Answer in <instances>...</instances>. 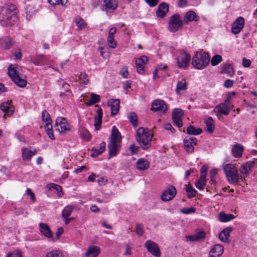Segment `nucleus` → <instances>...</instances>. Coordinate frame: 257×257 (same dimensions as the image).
Segmentation results:
<instances>
[{
  "label": "nucleus",
  "mask_w": 257,
  "mask_h": 257,
  "mask_svg": "<svg viewBox=\"0 0 257 257\" xmlns=\"http://www.w3.org/2000/svg\"><path fill=\"white\" fill-rule=\"evenodd\" d=\"M17 9L14 5H6L0 8V23L11 26L18 21Z\"/></svg>",
  "instance_id": "obj_1"
},
{
  "label": "nucleus",
  "mask_w": 257,
  "mask_h": 257,
  "mask_svg": "<svg viewBox=\"0 0 257 257\" xmlns=\"http://www.w3.org/2000/svg\"><path fill=\"white\" fill-rule=\"evenodd\" d=\"M121 142V134L115 126L112 128L109 143L108 144L109 154L111 157L116 155L118 148L120 146Z\"/></svg>",
  "instance_id": "obj_2"
},
{
  "label": "nucleus",
  "mask_w": 257,
  "mask_h": 257,
  "mask_svg": "<svg viewBox=\"0 0 257 257\" xmlns=\"http://www.w3.org/2000/svg\"><path fill=\"white\" fill-rule=\"evenodd\" d=\"M153 137L152 133L140 127L137 132L136 141L142 149L147 150L151 147Z\"/></svg>",
  "instance_id": "obj_3"
},
{
  "label": "nucleus",
  "mask_w": 257,
  "mask_h": 257,
  "mask_svg": "<svg viewBox=\"0 0 257 257\" xmlns=\"http://www.w3.org/2000/svg\"><path fill=\"white\" fill-rule=\"evenodd\" d=\"M210 57L208 53L200 51L197 52L192 58V65L197 69H203L209 64Z\"/></svg>",
  "instance_id": "obj_4"
},
{
  "label": "nucleus",
  "mask_w": 257,
  "mask_h": 257,
  "mask_svg": "<svg viewBox=\"0 0 257 257\" xmlns=\"http://www.w3.org/2000/svg\"><path fill=\"white\" fill-rule=\"evenodd\" d=\"M223 170L229 184L237 183L239 179L238 169L235 165L227 164L223 166Z\"/></svg>",
  "instance_id": "obj_5"
},
{
  "label": "nucleus",
  "mask_w": 257,
  "mask_h": 257,
  "mask_svg": "<svg viewBox=\"0 0 257 257\" xmlns=\"http://www.w3.org/2000/svg\"><path fill=\"white\" fill-rule=\"evenodd\" d=\"M183 26V20L178 14H174L170 17L168 26V29L170 32H176L181 29Z\"/></svg>",
  "instance_id": "obj_6"
},
{
  "label": "nucleus",
  "mask_w": 257,
  "mask_h": 257,
  "mask_svg": "<svg viewBox=\"0 0 257 257\" xmlns=\"http://www.w3.org/2000/svg\"><path fill=\"white\" fill-rule=\"evenodd\" d=\"M8 74L13 81L19 87H24L26 86V81L20 78L18 72L12 65L8 68Z\"/></svg>",
  "instance_id": "obj_7"
},
{
  "label": "nucleus",
  "mask_w": 257,
  "mask_h": 257,
  "mask_svg": "<svg viewBox=\"0 0 257 257\" xmlns=\"http://www.w3.org/2000/svg\"><path fill=\"white\" fill-rule=\"evenodd\" d=\"M55 127L57 131L61 134H65L70 131L69 124L64 117H57L56 119Z\"/></svg>",
  "instance_id": "obj_8"
},
{
  "label": "nucleus",
  "mask_w": 257,
  "mask_h": 257,
  "mask_svg": "<svg viewBox=\"0 0 257 257\" xmlns=\"http://www.w3.org/2000/svg\"><path fill=\"white\" fill-rule=\"evenodd\" d=\"M190 59L191 56L189 54H187L184 51H181L176 58L178 66L181 68L187 67Z\"/></svg>",
  "instance_id": "obj_9"
},
{
  "label": "nucleus",
  "mask_w": 257,
  "mask_h": 257,
  "mask_svg": "<svg viewBox=\"0 0 257 257\" xmlns=\"http://www.w3.org/2000/svg\"><path fill=\"white\" fill-rule=\"evenodd\" d=\"M177 190L173 186H169L167 189L162 194L161 199L163 201H168L172 200L176 196Z\"/></svg>",
  "instance_id": "obj_10"
},
{
  "label": "nucleus",
  "mask_w": 257,
  "mask_h": 257,
  "mask_svg": "<svg viewBox=\"0 0 257 257\" xmlns=\"http://www.w3.org/2000/svg\"><path fill=\"white\" fill-rule=\"evenodd\" d=\"M145 246L147 250L152 255L156 257H159L161 255L160 249L158 245L150 240H147L145 243Z\"/></svg>",
  "instance_id": "obj_11"
},
{
  "label": "nucleus",
  "mask_w": 257,
  "mask_h": 257,
  "mask_svg": "<svg viewBox=\"0 0 257 257\" xmlns=\"http://www.w3.org/2000/svg\"><path fill=\"white\" fill-rule=\"evenodd\" d=\"M197 139L194 137H186L184 140V148L187 152L192 153L197 145Z\"/></svg>",
  "instance_id": "obj_12"
},
{
  "label": "nucleus",
  "mask_w": 257,
  "mask_h": 257,
  "mask_svg": "<svg viewBox=\"0 0 257 257\" xmlns=\"http://www.w3.org/2000/svg\"><path fill=\"white\" fill-rule=\"evenodd\" d=\"M233 106L230 104V102H222L217 105L215 109L221 114L227 115Z\"/></svg>",
  "instance_id": "obj_13"
},
{
  "label": "nucleus",
  "mask_w": 257,
  "mask_h": 257,
  "mask_svg": "<svg viewBox=\"0 0 257 257\" xmlns=\"http://www.w3.org/2000/svg\"><path fill=\"white\" fill-rule=\"evenodd\" d=\"M244 25V19L242 17H238L232 25L231 31L234 34L240 32Z\"/></svg>",
  "instance_id": "obj_14"
},
{
  "label": "nucleus",
  "mask_w": 257,
  "mask_h": 257,
  "mask_svg": "<svg viewBox=\"0 0 257 257\" xmlns=\"http://www.w3.org/2000/svg\"><path fill=\"white\" fill-rule=\"evenodd\" d=\"M254 165V161H249L241 166V168L239 170L241 179H244L248 176Z\"/></svg>",
  "instance_id": "obj_15"
},
{
  "label": "nucleus",
  "mask_w": 257,
  "mask_h": 257,
  "mask_svg": "<svg viewBox=\"0 0 257 257\" xmlns=\"http://www.w3.org/2000/svg\"><path fill=\"white\" fill-rule=\"evenodd\" d=\"M151 110L155 111L165 112L167 110V106L163 100L156 99L152 103Z\"/></svg>",
  "instance_id": "obj_16"
},
{
  "label": "nucleus",
  "mask_w": 257,
  "mask_h": 257,
  "mask_svg": "<svg viewBox=\"0 0 257 257\" xmlns=\"http://www.w3.org/2000/svg\"><path fill=\"white\" fill-rule=\"evenodd\" d=\"M183 114V111L178 108H176L174 110L172 113V119L175 124L178 127H181L182 126V116Z\"/></svg>",
  "instance_id": "obj_17"
},
{
  "label": "nucleus",
  "mask_w": 257,
  "mask_h": 257,
  "mask_svg": "<svg viewBox=\"0 0 257 257\" xmlns=\"http://www.w3.org/2000/svg\"><path fill=\"white\" fill-rule=\"evenodd\" d=\"M223 251L224 247L222 245H214L210 250L208 257H220Z\"/></svg>",
  "instance_id": "obj_18"
},
{
  "label": "nucleus",
  "mask_w": 257,
  "mask_h": 257,
  "mask_svg": "<svg viewBox=\"0 0 257 257\" xmlns=\"http://www.w3.org/2000/svg\"><path fill=\"white\" fill-rule=\"evenodd\" d=\"M1 109L5 113V115H7L8 116H11L14 112V107L9 102H4L0 106Z\"/></svg>",
  "instance_id": "obj_19"
},
{
  "label": "nucleus",
  "mask_w": 257,
  "mask_h": 257,
  "mask_svg": "<svg viewBox=\"0 0 257 257\" xmlns=\"http://www.w3.org/2000/svg\"><path fill=\"white\" fill-rule=\"evenodd\" d=\"M49 58L43 55H39L31 58V61L36 65H43L47 63Z\"/></svg>",
  "instance_id": "obj_20"
},
{
  "label": "nucleus",
  "mask_w": 257,
  "mask_h": 257,
  "mask_svg": "<svg viewBox=\"0 0 257 257\" xmlns=\"http://www.w3.org/2000/svg\"><path fill=\"white\" fill-rule=\"evenodd\" d=\"M39 230L41 232L48 238H53V233L47 224L40 223L39 224Z\"/></svg>",
  "instance_id": "obj_21"
},
{
  "label": "nucleus",
  "mask_w": 257,
  "mask_h": 257,
  "mask_svg": "<svg viewBox=\"0 0 257 257\" xmlns=\"http://www.w3.org/2000/svg\"><path fill=\"white\" fill-rule=\"evenodd\" d=\"M100 252V248L99 246L91 245L88 247L85 255L87 257H97Z\"/></svg>",
  "instance_id": "obj_22"
},
{
  "label": "nucleus",
  "mask_w": 257,
  "mask_h": 257,
  "mask_svg": "<svg viewBox=\"0 0 257 257\" xmlns=\"http://www.w3.org/2000/svg\"><path fill=\"white\" fill-rule=\"evenodd\" d=\"M147 61L148 58L146 56H142L140 58L136 61L137 71L139 73L143 74L144 72V65Z\"/></svg>",
  "instance_id": "obj_23"
},
{
  "label": "nucleus",
  "mask_w": 257,
  "mask_h": 257,
  "mask_svg": "<svg viewBox=\"0 0 257 257\" xmlns=\"http://www.w3.org/2000/svg\"><path fill=\"white\" fill-rule=\"evenodd\" d=\"M119 99H110L108 101V106L111 107V115H114L118 113L119 109Z\"/></svg>",
  "instance_id": "obj_24"
},
{
  "label": "nucleus",
  "mask_w": 257,
  "mask_h": 257,
  "mask_svg": "<svg viewBox=\"0 0 257 257\" xmlns=\"http://www.w3.org/2000/svg\"><path fill=\"white\" fill-rule=\"evenodd\" d=\"M169 11V5L165 3L159 5L158 9L156 12L157 16L158 17L164 18Z\"/></svg>",
  "instance_id": "obj_25"
},
{
  "label": "nucleus",
  "mask_w": 257,
  "mask_h": 257,
  "mask_svg": "<svg viewBox=\"0 0 257 257\" xmlns=\"http://www.w3.org/2000/svg\"><path fill=\"white\" fill-rule=\"evenodd\" d=\"M206 233L204 231H199L196 232L195 234L186 236L187 240L190 241H197L200 239H204L205 237Z\"/></svg>",
  "instance_id": "obj_26"
},
{
  "label": "nucleus",
  "mask_w": 257,
  "mask_h": 257,
  "mask_svg": "<svg viewBox=\"0 0 257 257\" xmlns=\"http://www.w3.org/2000/svg\"><path fill=\"white\" fill-rule=\"evenodd\" d=\"M243 151V146L239 144H236L232 147V155L235 158H239L242 156Z\"/></svg>",
  "instance_id": "obj_27"
},
{
  "label": "nucleus",
  "mask_w": 257,
  "mask_h": 257,
  "mask_svg": "<svg viewBox=\"0 0 257 257\" xmlns=\"http://www.w3.org/2000/svg\"><path fill=\"white\" fill-rule=\"evenodd\" d=\"M103 7L106 12L115 10L118 4L116 0H103Z\"/></svg>",
  "instance_id": "obj_28"
},
{
  "label": "nucleus",
  "mask_w": 257,
  "mask_h": 257,
  "mask_svg": "<svg viewBox=\"0 0 257 257\" xmlns=\"http://www.w3.org/2000/svg\"><path fill=\"white\" fill-rule=\"evenodd\" d=\"M22 159L24 161H30L32 157L35 155L37 151L34 150V151H31L27 148H24L22 149Z\"/></svg>",
  "instance_id": "obj_29"
},
{
  "label": "nucleus",
  "mask_w": 257,
  "mask_h": 257,
  "mask_svg": "<svg viewBox=\"0 0 257 257\" xmlns=\"http://www.w3.org/2000/svg\"><path fill=\"white\" fill-rule=\"evenodd\" d=\"M232 230V227H228L224 229L219 234V238L223 242H227L229 234Z\"/></svg>",
  "instance_id": "obj_30"
},
{
  "label": "nucleus",
  "mask_w": 257,
  "mask_h": 257,
  "mask_svg": "<svg viewBox=\"0 0 257 257\" xmlns=\"http://www.w3.org/2000/svg\"><path fill=\"white\" fill-rule=\"evenodd\" d=\"M199 20V17L193 11L187 12L184 16V21L186 23L188 22H197Z\"/></svg>",
  "instance_id": "obj_31"
},
{
  "label": "nucleus",
  "mask_w": 257,
  "mask_h": 257,
  "mask_svg": "<svg viewBox=\"0 0 257 257\" xmlns=\"http://www.w3.org/2000/svg\"><path fill=\"white\" fill-rule=\"evenodd\" d=\"M13 45V41L11 38L4 37L0 39V46L3 49H9Z\"/></svg>",
  "instance_id": "obj_32"
},
{
  "label": "nucleus",
  "mask_w": 257,
  "mask_h": 257,
  "mask_svg": "<svg viewBox=\"0 0 257 257\" xmlns=\"http://www.w3.org/2000/svg\"><path fill=\"white\" fill-rule=\"evenodd\" d=\"M105 143L104 142H102L100 144L98 149L94 148L92 150L91 156L94 157L101 154L105 151Z\"/></svg>",
  "instance_id": "obj_33"
},
{
  "label": "nucleus",
  "mask_w": 257,
  "mask_h": 257,
  "mask_svg": "<svg viewBox=\"0 0 257 257\" xmlns=\"http://www.w3.org/2000/svg\"><path fill=\"white\" fill-rule=\"evenodd\" d=\"M205 123L206 124V132L210 134L212 133L215 128L214 122L212 118L211 117H208L205 121Z\"/></svg>",
  "instance_id": "obj_34"
},
{
  "label": "nucleus",
  "mask_w": 257,
  "mask_h": 257,
  "mask_svg": "<svg viewBox=\"0 0 257 257\" xmlns=\"http://www.w3.org/2000/svg\"><path fill=\"white\" fill-rule=\"evenodd\" d=\"M149 162L145 159H140L137 161V167L139 170L142 171L148 169Z\"/></svg>",
  "instance_id": "obj_35"
},
{
  "label": "nucleus",
  "mask_w": 257,
  "mask_h": 257,
  "mask_svg": "<svg viewBox=\"0 0 257 257\" xmlns=\"http://www.w3.org/2000/svg\"><path fill=\"white\" fill-rule=\"evenodd\" d=\"M235 216L231 214H225L222 212L219 214V220L221 222H227L232 220Z\"/></svg>",
  "instance_id": "obj_36"
},
{
  "label": "nucleus",
  "mask_w": 257,
  "mask_h": 257,
  "mask_svg": "<svg viewBox=\"0 0 257 257\" xmlns=\"http://www.w3.org/2000/svg\"><path fill=\"white\" fill-rule=\"evenodd\" d=\"M187 133L190 135H198L202 133V130L200 128H196L193 125H189L186 130Z\"/></svg>",
  "instance_id": "obj_37"
},
{
  "label": "nucleus",
  "mask_w": 257,
  "mask_h": 257,
  "mask_svg": "<svg viewBox=\"0 0 257 257\" xmlns=\"http://www.w3.org/2000/svg\"><path fill=\"white\" fill-rule=\"evenodd\" d=\"M222 72L227 74L229 76H232L234 74V70L230 64H226L222 67Z\"/></svg>",
  "instance_id": "obj_38"
},
{
  "label": "nucleus",
  "mask_w": 257,
  "mask_h": 257,
  "mask_svg": "<svg viewBox=\"0 0 257 257\" xmlns=\"http://www.w3.org/2000/svg\"><path fill=\"white\" fill-rule=\"evenodd\" d=\"M42 119L44 125H52V119L47 111L44 110L42 114Z\"/></svg>",
  "instance_id": "obj_39"
},
{
  "label": "nucleus",
  "mask_w": 257,
  "mask_h": 257,
  "mask_svg": "<svg viewBox=\"0 0 257 257\" xmlns=\"http://www.w3.org/2000/svg\"><path fill=\"white\" fill-rule=\"evenodd\" d=\"M185 190L187 192V196L189 198L195 196L197 193V191L192 187L190 184L185 185Z\"/></svg>",
  "instance_id": "obj_40"
},
{
  "label": "nucleus",
  "mask_w": 257,
  "mask_h": 257,
  "mask_svg": "<svg viewBox=\"0 0 257 257\" xmlns=\"http://www.w3.org/2000/svg\"><path fill=\"white\" fill-rule=\"evenodd\" d=\"M79 136L82 139L85 141H89L91 138V135L90 133L85 129H82L80 131Z\"/></svg>",
  "instance_id": "obj_41"
},
{
  "label": "nucleus",
  "mask_w": 257,
  "mask_h": 257,
  "mask_svg": "<svg viewBox=\"0 0 257 257\" xmlns=\"http://www.w3.org/2000/svg\"><path fill=\"white\" fill-rule=\"evenodd\" d=\"M73 209V206L72 205H68L65 206L62 212V217H68L71 215Z\"/></svg>",
  "instance_id": "obj_42"
},
{
  "label": "nucleus",
  "mask_w": 257,
  "mask_h": 257,
  "mask_svg": "<svg viewBox=\"0 0 257 257\" xmlns=\"http://www.w3.org/2000/svg\"><path fill=\"white\" fill-rule=\"evenodd\" d=\"M187 88V83L185 79H182L178 82L176 88V91L179 93L181 90H186Z\"/></svg>",
  "instance_id": "obj_43"
},
{
  "label": "nucleus",
  "mask_w": 257,
  "mask_h": 257,
  "mask_svg": "<svg viewBox=\"0 0 257 257\" xmlns=\"http://www.w3.org/2000/svg\"><path fill=\"white\" fill-rule=\"evenodd\" d=\"M47 187L49 189H53L56 190L58 192V195L59 196H62L63 194L62 192V188L61 186L59 185L54 184V183H49L47 185Z\"/></svg>",
  "instance_id": "obj_44"
},
{
  "label": "nucleus",
  "mask_w": 257,
  "mask_h": 257,
  "mask_svg": "<svg viewBox=\"0 0 257 257\" xmlns=\"http://www.w3.org/2000/svg\"><path fill=\"white\" fill-rule=\"evenodd\" d=\"M127 118L134 127H136L138 125V116L136 113H130L128 115Z\"/></svg>",
  "instance_id": "obj_45"
},
{
  "label": "nucleus",
  "mask_w": 257,
  "mask_h": 257,
  "mask_svg": "<svg viewBox=\"0 0 257 257\" xmlns=\"http://www.w3.org/2000/svg\"><path fill=\"white\" fill-rule=\"evenodd\" d=\"M63 253L59 249H55L48 252L46 257H62Z\"/></svg>",
  "instance_id": "obj_46"
},
{
  "label": "nucleus",
  "mask_w": 257,
  "mask_h": 257,
  "mask_svg": "<svg viewBox=\"0 0 257 257\" xmlns=\"http://www.w3.org/2000/svg\"><path fill=\"white\" fill-rule=\"evenodd\" d=\"M206 184V179L200 178L198 181L195 183L196 187L200 190H203Z\"/></svg>",
  "instance_id": "obj_47"
},
{
  "label": "nucleus",
  "mask_w": 257,
  "mask_h": 257,
  "mask_svg": "<svg viewBox=\"0 0 257 257\" xmlns=\"http://www.w3.org/2000/svg\"><path fill=\"white\" fill-rule=\"evenodd\" d=\"M74 22L79 30L84 29L85 28V24L82 18L80 17H76L74 19Z\"/></svg>",
  "instance_id": "obj_48"
},
{
  "label": "nucleus",
  "mask_w": 257,
  "mask_h": 257,
  "mask_svg": "<svg viewBox=\"0 0 257 257\" xmlns=\"http://www.w3.org/2000/svg\"><path fill=\"white\" fill-rule=\"evenodd\" d=\"M222 58L220 55H214L211 60V64L212 66H216L222 61Z\"/></svg>",
  "instance_id": "obj_49"
},
{
  "label": "nucleus",
  "mask_w": 257,
  "mask_h": 257,
  "mask_svg": "<svg viewBox=\"0 0 257 257\" xmlns=\"http://www.w3.org/2000/svg\"><path fill=\"white\" fill-rule=\"evenodd\" d=\"M100 101V96L99 95L92 93L91 94V99L88 102L89 105H93Z\"/></svg>",
  "instance_id": "obj_50"
},
{
  "label": "nucleus",
  "mask_w": 257,
  "mask_h": 257,
  "mask_svg": "<svg viewBox=\"0 0 257 257\" xmlns=\"http://www.w3.org/2000/svg\"><path fill=\"white\" fill-rule=\"evenodd\" d=\"M44 127L49 138L51 140H54L55 137L52 131V125H44Z\"/></svg>",
  "instance_id": "obj_51"
},
{
  "label": "nucleus",
  "mask_w": 257,
  "mask_h": 257,
  "mask_svg": "<svg viewBox=\"0 0 257 257\" xmlns=\"http://www.w3.org/2000/svg\"><path fill=\"white\" fill-rule=\"evenodd\" d=\"M6 257H22V253L20 250H16L13 252H9Z\"/></svg>",
  "instance_id": "obj_52"
},
{
  "label": "nucleus",
  "mask_w": 257,
  "mask_h": 257,
  "mask_svg": "<svg viewBox=\"0 0 257 257\" xmlns=\"http://www.w3.org/2000/svg\"><path fill=\"white\" fill-rule=\"evenodd\" d=\"M48 3L53 6L65 5L67 3V0H48Z\"/></svg>",
  "instance_id": "obj_53"
},
{
  "label": "nucleus",
  "mask_w": 257,
  "mask_h": 257,
  "mask_svg": "<svg viewBox=\"0 0 257 257\" xmlns=\"http://www.w3.org/2000/svg\"><path fill=\"white\" fill-rule=\"evenodd\" d=\"M79 79L81 81V83L87 84L89 80L88 79V76L85 73H81L79 76Z\"/></svg>",
  "instance_id": "obj_54"
},
{
  "label": "nucleus",
  "mask_w": 257,
  "mask_h": 257,
  "mask_svg": "<svg viewBox=\"0 0 257 257\" xmlns=\"http://www.w3.org/2000/svg\"><path fill=\"white\" fill-rule=\"evenodd\" d=\"M107 42L109 46L111 48H114L116 47V44L113 37L108 36L107 39Z\"/></svg>",
  "instance_id": "obj_55"
},
{
  "label": "nucleus",
  "mask_w": 257,
  "mask_h": 257,
  "mask_svg": "<svg viewBox=\"0 0 257 257\" xmlns=\"http://www.w3.org/2000/svg\"><path fill=\"white\" fill-rule=\"evenodd\" d=\"M207 170H208L207 166H206L205 165L202 166L200 169L201 176H200V178L206 179V177L207 176Z\"/></svg>",
  "instance_id": "obj_56"
},
{
  "label": "nucleus",
  "mask_w": 257,
  "mask_h": 257,
  "mask_svg": "<svg viewBox=\"0 0 257 257\" xmlns=\"http://www.w3.org/2000/svg\"><path fill=\"white\" fill-rule=\"evenodd\" d=\"M129 150L131 152V155L136 154L139 151V147L136 146L134 144H132L129 147Z\"/></svg>",
  "instance_id": "obj_57"
},
{
  "label": "nucleus",
  "mask_w": 257,
  "mask_h": 257,
  "mask_svg": "<svg viewBox=\"0 0 257 257\" xmlns=\"http://www.w3.org/2000/svg\"><path fill=\"white\" fill-rule=\"evenodd\" d=\"M120 74L122 77L126 78L128 75V72L127 71V68L126 66H123L121 68L120 71Z\"/></svg>",
  "instance_id": "obj_58"
},
{
  "label": "nucleus",
  "mask_w": 257,
  "mask_h": 257,
  "mask_svg": "<svg viewBox=\"0 0 257 257\" xmlns=\"http://www.w3.org/2000/svg\"><path fill=\"white\" fill-rule=\"evenodd\" d=\"M136 232L137 234L139 236H141L143 235L144 233V230L143 225L142 224H137L136 225Z\"/></svg>",
  "instance_id": "obj_59"
},
{
  "label": "nucleus",
  "mask_w": 257,
  "mask_h": 257,
  "mask_svg": "<svg viewBox=\"0 0 257 257\" xmlns=\"http://www.w3.org/2000/svg\"><path fill=\"white\" fill-rule=\"evenodd\" d=\"M195 210L196 209L194 207L185 208L181 210V212L185 214H188L191 213H194Z\"/></svg>",
  "instance_id": "obj_60"
},
{
  "label": "nucleus",
  "mask_w": 257,
  "mask_h": 257,
  "mask_svg": "<svg viewBox=\"0 0 257 257\" xmlns=\"http://www.w3.org/2000/svg\"><path fill=\"white\" fill-rule=\"evenodd\" d=\"M94 126L96 130H98L100 128L101 124V119L94 117Z\"/></svg>",
  "instance_id": "obj_61"
},
{
  "label": "nucleus",
  "mask_w": 257,
  "mask_h": 257,
  "mask_svg": "<svg viewBox=\"0 0 257 257\" xmlns=\"http://www.w3.org/2000/svg\"><path fill=\"white\" fill-rule=\"evenodd\" d=\"M26 193L28 195L30 196L31 199L33 202L36 201V198L35 196V194L32 191V190L30 188H27Z\"/></svg>",
  "instance_id": "obj_62"
},
{
  "label": "nucleus",
  "mask_w": 257,
  "mask_h": 257,
  "mask_svg": "<svg viewBox=\"0 0 257 257\" xmlns=\"http://www.w3.org/2000/svg\"><path fill=\"white\" fill-rule=\"evenodd\" d=\"M97 182L99 185H104L107 182V180L105 177H100L97 180Z\"/></svg>",
  "instance_id": "obj_63"
},
{
  "label": "nucleus",
  "mask_w": 257,
  "mask_h": 257,
  "mask_svg": "<svg viewBox=\"0 0 257 257\" xmlns=\"http://www.w3.org/2000/svg\"><path fill=\"white\" fill-rule=\"evenodd\" d=\"M234 82L230 79H227L224 82V86L226 88H229L233 86Z\"/></svg>",
  "instance_id": "obj_64"
}]
</instances>
